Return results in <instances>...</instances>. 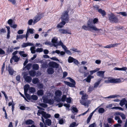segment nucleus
<instances>
[{"mask_svg": "<svg viewBox=\"0 0 127 127\" xmlns=\"http://www.w3.org/2000/svg\"><path fill=\"white\" fill-rule=\"evenodd\" d=\"M92 19H90L87 22V25L90 29V30L92 31V30L97 32V33H101L103 32V30L101 29H99L97 28L94 25V24L92 22Z\"/></svg>", "mask_w": 127, "mask_h": 127, "instance_id": "obj_1", "label": "nucleus"}, {"mask_svg": "<svg viewBox=\"0 0 127 127\" xmlns=\"http://www.w3.org/2000/svg\"><path fill=\"white\" fill-rule=\"evenodd\" d=\"M109 20L110 22L111 23H117L119 21L118 18L113 14L109 15Z\"/></svg>", "mask_w": 127, "mask_h": 127, "instance_id": "obj_2", "label": "nucleus"}, {"mask_svg": "<svg viewBox=\"0 0 127 127\" xmlns=\"http://www.w3.org/2000/svg\"><path fill=\"white\" fill-rule=\"evenodd\" d=\"M68 12V10L64 11L61 15V18L62 20H64L66 22L68 21L69 19Z\"/></svg>", "mask_w": 127, "mask_h": 127, "instance_id": "obj_3", "label": "nucleus"}, {"mask_svg": "<svg viewBox=\"0 0 127 127\" xmlns=\"http://www.w3.org/2000/svg\"><path fill=\"white\" fill-rule=\"evenodd\" d=\"M43 17V15L42 14L36 15L33 19V25L39 21Z\"/></svg>", "mask_w": 127, "mask_h": 127, "instance_id": "obj_4", "label": "nucleus"}, {"mask_svg": "<svg viewBox=\"0 0 127 127\" xmlns=\"http://www.w3.org/2000/svg\"><path fill=\"white\" fill-rule=\"evenodd\" d=\"M28 74L25 73L23 75V78L25 81L28 83H30L31 82L32 78L29 76H28Z\"/></svg>", "mask_w": 127, "mask_h": 127, "instance_id": "obj_5", "label": "nucleus"}, {"mask_svg": "<svg viewBox=\"0 0 127 127\" xmlns=\"http://www.w3.org/2000/svg\"><path fill=\"white\" fill-rule=\"evenodd\" d=\"M68 62L69 63L73 62L76 65H77L79 64V62L77 60L71 56H70L68 57Z\"/></svg>", "mask_w": 127, "mask_h": 127, "instance_id": "obj_6", "label": "nucleus"}, {"mask_svg": "<svg viewBox=\"0 0 127 127\" xmlns=\"http://www.w3.org/2000/svg\"><path fill=\"white\" fill-rule=\"evenodd\" d=\"M109 80L110 83H118L121 82V80L120 79H113L111 77H109L108 78Z\"/></svg>", "mask_w": 127, "mask_h": 127, "instance_id": "obj_7", "label": "nucleus"}, {"mask_svg": "<svg viewBox=\"0 0 127 127\" xmlns=\"http://www.w3.org/2000/svg\"><path fill=\"white\" fill-rule=\"evenodd\" d=\"M49 65L50 67L56 68H58L59 66V64H58L54 62H51L49 63Z\"/></svg>", "mask_w": 127, "mask_h": 127, "instance_id": "obj_8", "label": "nucleus"}, {"mask_svg": "<svg viewBox=\"0 0 127 127\" xmlns=\"http://www.w3.org/2000/svg\"><path fill=\"white\" fill-rule=\"evenodd\" d=\"M20 59V57H18L16 56H12V58L10 60V62L12 64L13 62V60H14L15 62H18Z\"/></svg>", "mask_w": 127, "mask_h": 127, "instance_id": "obj_9", "label": "nucleus"}, {"mask_svg": "<svg viewBox=\"0 0 127 127\" xmlns=\"http://www.w3.org/2000/svg\"><path fill=\"white\" fill-rule=\"evenodd\" d=\"M43 100L44 103H49L51 105L53 104L54 103V100L52 99H48L45 98Z\"/></svg>", "mask_w": 127, "mask_h": 127, "instance_id": "obj_10", "label": "nucleus"}, {"mask_svg": "<svg viewBox=\"0 0 127 127\" xmlns=\"http://www.w3.org/2000/svg\"><path fill=\"white\" fill-rule=\"evenodd\" d=\"M59 31L61 33L63 34L68 33L70 34H71L69 31L67 30H65L63 29H60L59 30Z\"/></svg>", "mask_w": 127, "mask_h": 127, "instance_id": "obj_11", "label": "nucleus"}, {"mask_svg": "<svg viewBox=\"0 0 127 127\" xmlns=\"http://www.w3.org/2000/svg\"><path fill=\"white\" fill-rule=\"evenodd\" d=\"M120 44V43H115L114 44H111L109 45H106L104 47V48H111L113 47L117 46L119 45Z\"/></svg>", "mask_w": 127, "mask_h": 127, "instance_id": "obj_12", "label": "nucleus"}, {"mask_svg": "<svg viewBox=\"0 0 127 127\" xmlns=\"http://www.w3.org/2000/svg\"><path fill=\"white\" fill-rule=\"evenodd\" d=\"M58 40V38L57 37H54L52 39L51 42L53 43L52 44L55 47H56L57 45L55 44L57 43Z\"/></svg>", "mask_w": 127, "mask_h": 127, "instance_id": "obj_13", "label": "nucleus"}, {"mask_svg": "<svg viewBox=\"0 0 127 127\" xmlns=\"http://www.w3.org/2000/svg\"><path fill=\"white\" fill-rule=\"evenodd\" d=\"M34 44L33 43L30 42H27L26 43H24L22 45V48H25L28 46H33Z\"/></svg>", "mask_w": 127, "mask_h": 127, "instance_id": "obj_14", "label": "nucleus"}, {"mask_svg": "<svg viewBox=\"0 0 127 127\" xmlns=\"http://www.w3.org/2000/svg\"><path fill=\"white\" fill-rule=\"evenodd\" d=\"M42 113V117L46 119H48V118H49L51 117V115L50 114H46V113L44 111H43Z\"/></svg>", "mask_w": 127, "mask_h": 127, "instance_id": "obj_15", "label": "nucleus"}, {"mask_svg": "<svg viewBox=\"0 0 127 127\" xmlns=\"http://www.w3.org/2000/svg\"><path fill=\"white\" fill-rule=\"evenodd\" d=\"M105 71H100L97 72V75L98 76L103 78L104 77V74Z\"/></svg>", "mask_w": 127, "mask_h": 127, "instance_id": "obj_16", "label": "nucleus"}, {"mask_svg": "<svg viewBox=\"0 0 127 127\" xmlns=\"http://www.w3.org/2000/svg\"><path fill=\"white\" fill-rule=\"evenodd\" d=\"M24 94H26L28 93V91L30 88V85L29 84L25 85L24 87Z\"/></svg>", "mask_w": 127, "mask_h": 127, "instance_id": "obj_17", "label": "nucleus"}, {"mask_svg": "<svg viewBox=\"0 0 127 127\" xmlns=\"http://www.w3.org/2000/svg\"><path fill=\"white\" fill-rule=\"evenodd\" d=\"M45 125L50 126L51 125L52 122L51 120L49 119H47L45 120Z\"/></svg>", "mask_w": 127, "mask_h": 127, "instance_id": "obj_18", "label": "nucleus"}, {"mask_svg": "<svg viewBox=\"0 0 127 127\" xmlns=\"http://www.w3.org/2000/svg\"><path fill=\"white\" fill-rule=\"evenodd\" d=\"M62 21L57 26V27L58 28H62L63 27V26L65 24V22L64 20H62Z\"/></svg>", "mask_w": 127, "mask_h": 127, "instance_id": "obj_19", "label": "nucleus"}, {"mask_svg": "<svg viewBox=\"0 0 127 127\" xmlns=\"http://www.w3.org/2000/svg\"><path fill=\"white\" fill-rule=\"evenodd\" d=\"M47 72L48 74H52L54 72V69L52 67H49L47 69Z\"/></svg>", "mask_w": 127, "mask_h": 127, "instance_id": "obj_20", "label": "nucleus"}, {"mask_svg": "<svg viewBox=\"0 0 127 127\" xmlns=\"http://www.w3.org/2000/svg\"><path fill=\"white\" fill-rule=\"evenodd\" d=\"M25 123L27 125L33 124L34 122L31 120L29 119L25 122Z\"/></svg>", "mask_w": 127, "mask_h": 127, "instance_id": "obj_21", "label": "nucleus"}, {"mask_svg": "<svg viewBox=\"0 0 127 127\" xmlns=\"http://www.w3.org/2000/svg\"><path fill=\"white\" fill-rule=\"evenodd\" d=\"M102 79H99L98 80V81L97 82H95L94 84V88H97L99 84L100 83Z\"/></svg>", "mask_w": 127, "mask_h": 127, "instance_id": "obj_22", "label": "nucleus"}, {"mask_svg": "<svg viewBox=\"0 0 127 127\" xmlns=\"http://www.w3.org/2000/svg\"><path fill=\"white\" fill-rule=\"evenodd\" d=\"M65 82L66 85H68L70 87H75V84H74L73 83H71L67 81H65Z\"/></svg>", "mask_w": 127, "mask_h": 127, "instance_id": "obj_23", "label": "nucleus"}, {"mask_svg": "<svg viewBox=\"0 0 127 127\" xmlns=\"http://www.w3.org/2000/svg\"><path fill=\"white\" fill-rule=\"evenodd\" d=\"M25 52L24 51H20L19 52V54L21 57H26L28 56L27 54H25Z\"/></svg>", "mask_w": 127, "mask_h": 127, "instance_id": "obj_24", "label": "nucleus"}, {"mask_svg": "<svg viewBox=\"0 0 127 127\" xmlns=\"http://www.w3.org/2000/svg\"><path fill=\"white\" fill-rule=\"evenodd\" d=\"M55 94L56 96L60 97L62 95V92L61 91L58 90L56 91Z\"/></svg>", "mask_w": 127, "mask_h": 127, "instance_id": "obj_25", "label": "nucleus"}, {"mask_svg": "<svg viewBox=\"0 0 127 127\" xmlns=\"http://www.w3.org/2000/svg\"><path fill=\"white\" fill-rule=\"evenodd\" d=\"M127 102L126 99L125 98H124L120 101L119 104L121 106H122L125 104V103Z\"/></svg>", "mask_w": 127, "mask_h": 127, "instance_id": "obj_26", "label": "nucleus"}, {"mask_svg": "<svg viewBox=\"0 0 127 127\" xmlns=\"http://www.w3.org/2000/svg\"><path fill=\"white\" fill-rule=\"evenodd\" d=\"M36 71H35L32 70L29 71V73L31 76L32 77L34 76L36 74Z\"/></svg>", "mask_w": 127, "mask_h": 127, "instance_id": "obj_27", "label": "nucleus"}, {"mask_svg": "<svg viewBox=\"0 0 127 127\" xmlns=\"http://www.w3.org/2000/svg\"><path fill=\"white\" fill-rule=\"evenodd\" d=\"M8 68L9 74L11 75H12L14 71V70L10 67H8Z\"/></svg>", "mask_w": 127, "mask_h": 127, "instance_id": "obj_28", "label": "nucleus"}, {"mask_svg": "<svg viewBox=\"0 0 127 127\" xmlns=\"http://www.w3.org/2000/svg\"><path fill=\"white\" fill-rule=\"evenodd\" d=\"M39 80L37 78H35L33 79L32 82L34 84H36L39 82Z\"/></svg>", "mask_w": 127, "mask_h": 127, "instance_id": "obj_29", "label": "nucleus"}, {"mask_svg": "<svg viewBox=\"0 0 127 127\" xmlns=\"http://www.w3.org/2000/svg\"><path fill=\"white\" fill-rule=\"evenodd\" d=\"M38 98L37 96L35 95H33L31 96L30 100L32 99L34 100H37Z\"/></svg>", "mask_w": 127, "mask_h": 127, "instance_id": "obj_30", "label": "nucleus"}, {"mask_svg": "<svg viewBox=\"0 0 127 127\" xmlns=\"http://www.w3.org/2000/svg\"><path fill=\"white\" fill-rule=\"evenodd\" d=\"M37 94L39 95H42L44 94L43 91L41 89L38 90L37 92Z\"/></svg>", "mask_w": 127, "mask_h": 127, "instance_id": "obj_31", "label": "nucleus"}, {"mask_svg": "<svg viewBox=\"0 0 127 127\" xmlns=\"http://www.w3.org/2000/svg\"><path fill=\"white\" fill-rule=\"evenodd\" d=\"M98 11L100 13H101L103 16H104L106 14V13L105 11L104 10H102L101 9H99L98 10Z\"/></svg>", "mask_w": 127, "mask_h": 127, "instance_id": "obj_32", "label": "nucleus"}, {"mask_svg": "<svg viewBox=\"0 0 127 127\" xmlns=\"http://www.w3.org/2000/svg\"><path fill=\"white\" fill-rule=\"evenodd\" d=\"M39 66L37 64H35L33 65L32 68L35 70H38L39 68Z\"/></svg>", "mask_w": 127, "mask_h": 127, "instance_id": "obj_33", "label": "nucleus"}, {"mask_svg": "<svg viewBox=\"0 0 127 127\" xmlns=\"http://www.w3.org/2000/svg\"><path fill=\"white\" fill-rule=\"evenodd\" d=\"M107 123L111 124L112 123H113L114 122V121L112 118H108L107 120Z\"/></svg>", "mask_w": 127, "mask_h": 127, "instance_id": "obj_34", "label": "nucleus"}, {"mask_svg": "<svg viewBox=\"0 0 127 127\" xmlns=\"http://www.w3.org/2000/svg\"><path fill=\"white\" fill-rule=\"evenodd\" d=\"M25 37V34H22L21 35H17L16 37V39H23V38Z\"/></svg>", "mask_w": 127, "mask_h": 127, "instance_id": "obj_35", "label": "nucleus"}, {"mask_svg": "<svg viewBox=\"0 0 127 127\" xmlns=\"http://www.w3.org/2000/svg\"><path fill=\"white\" fill-rule=\"evenodd\" d=\"M35 48L34 47H32L30 48V50L31 51V53L32 54H34L35 53L36 51L34 50Z\"/></svg>", "mask_w": 127, "mask_h": 127, "instance_id": "obj_36", "label": "nucleus"}, {"mask_svg": "<svg viewBox=\"0 0 127 127\" xmlns=\"http://www.w3.org/2000/svg\"><path fill=\"white\" fill-rule=\"evenodd\" d=\"M29 90L31 93H34L35 92V89L33 87H30Z\"/></svg>", "mask_w": 127, "mask_h": 127, "instance_id": "obj_37", "label": "nucleus"}, {"mask_svg": "<svg viewBox=\"0 0 127 127\" xmlns=\"http://www.w3.org/2000/svg\"><path fill=\"white\" fill-rule=\"evenodd\" d=\"M99 70V68H97L96 69H95L94 70L91 71H90V74L91 75H93L94 73L96 72Z\"/></svg>", "mask_w": 127, "mask_h": 127, "instance_id": "obj_38", "label": "nucleus"}, {"mask_svg": "<svg viewBox=\"0 0 127 127\" xmlns=\"http://www.w3.org/2000/svg\"><path fill=\"white\" fill-rule=\"evenodd\" d=\"M105 111L104 109L102 108H99L98 110V112L99 113H102Z\"/></svg>", "mask_w": 127, "mask_h": 127, "instance_id": "obj_39", "label": "nucleus"}, {"mask_svg": "<svg viewBox=\"0 0 127 127\" xmlns=\"http://www.w3.org/2000/svg\"><path fill=\"white\" fill-rule=\"evenodd\" d=\"M117 97V95H112L107 97H104V98H113Z\"/></svg>", "mask_w": 127, "mask_h": 127, "instance_id": "obj_40", "label": "nucleus"}, {"mask_svg": "<svg viewBox=\"0 0 127 127\" xmlns=\"http://www.w3.org/2000/svg\"><path fill=\"white\" fill-rule=\"evenodd\" d=\"M82 28L85 30H90V29L88 26H87L85 25L83 26H82Z\"/></svg>", "mask_w": 127, "mask_h": 127, "instance_id": "obj_41", "label": "nucleus"}, {"mask_svg": "<svg viewBox=\"0 0 127 127\" xmlns=\"http://www.w3.org/2000/svg\"><path fill=\"white\" fill-rule=\"evenodd\" d=\"M32 64L31 63H29L24 68H26L28 70H29L31 68L32 66Z\"/></svg>", "mask_w": 127, "mask_h": 127, "instance_id": "obj_42", "label": "nucleus"}, {"mask_svg": "<svg viewBox=\"0 0 127 127\" xmlns=\"http://www.w3.org/2000/svg\"><path fill=\"white\" fill-rule=\"evenodd\" d=\"M80 103L82 104L83 105L85 106H87L88 107V105L86 102H84V101L81 100H80Z\"/></svg>", "mask_w": 127, "mask_h": 127, "instance_id": "obj_43", "label": "nucleus"}, {"mask_svg": "<svg viewBox=\"0 0 127 127\" xmlns=\"http://www.w3.org/2000/svg\"><path fill=\"white\" fill-rule=\"evenodd\" d=\"M34 30L32 29H28L27 31L29 32L31 34H32L34 33L33 31Z\"/></svg>", "mask_w": 127, "mask_h": 127, "instance_id": "obj_44", "label": "nucleus"}, {"mask_svg": "<svg viewBox=\"0 0 127 127\" xmlns=\"http://www.w3.org/2000/svg\"><path fill=\"white\" fill-rule=\"evenodd\" d=\"M13 22V21L12 19H10L8 20L7 23L11 26Z\"/></svg>", "mask_w": 127, "mask_h": 127, "instance_id": "obj_45", "label": "nucleus"}, {"mask_svg": "<svg viewBox=\"0 0 127 127\" xmlns=\"http://www.w3.org/2000/svg\"><path fill=\"white\" fill-rule=\"evenodd\" d=\"M33 23V21L32 19L29 20L28 22V24L29 25H32Z\"/></svg>", "mask_w": 127, "mask_h": 127, "instance_id": "obj_46", "label": "nucleus"}, {"mask_svg": "<svg viewBox=\"0 0 127 127\" xmlns=\"http://www.w3.org/2000/svg\"><path fill=\"white\" fill-rule=\"evenodd\" d=\"M39 89H41L43 88V85L42 84L39 83L37 85Z\"/></svg>", "mask_w": 127, "mask_h": 127, "instance_id": "obj_47", "label": "nucleus"}, {"mask_svg": "<svg viewBox=\"0 0 127 127\" xmlns=\"http://www.w3.org/2000/svg\"><path fill=\"white\" fill-rule=\"evenodd\" d=\"M43 51V49L41 48H38L36 49V50L37 52H42Z\"/></svg>", "mask_w": 127, "mask_h": 127, "instance_id": "obj_48", "label": "nucleus"}, {"mask_svg": "<svg viewBox=\"0 0 127 127\" xmlns=\"http://www.w3.org/2000/svg\"><path fill=\"white\" fill-rule=\"evenodd\" d=\"M67 78L69 79L70 81L72 83H73L75 84H76V82L73 79H72L71 78L69 77H67Z\"/></svg>", "mask_w": 127, "mask_h": 127, "instance_id": "obj_49", "label": "nucleus"}, {"mask_svg": "<svg viewBox=\"0 0 127 127\" xmlns=\"http://www.w3.org/2000/svg\"><path fill=\"white\" fill-rule=\"evenodd\" d=\"M39 105L44 108L46 107L47 106V104L44 103H40L39 104Z\"/></svg>", "mask_w": 127, "mask_h": 127, "instance_id": "obj_50", "label": "nucleus"}, {"mask_svg": "<svg viewBox=\"0 0 127 127\" xmlns=\"http://www.w3.org/2000/svg\"><path fill=\"white\" fill-rule=\"evenodd\" d=\"M88 97V95L86 94L83 95L82 97V99H83L84 100L87 98Z\"/></svg>", "mask_w": 127, "mask_h": 127, "instance_id": "obj_51", "label": "nucleus"}, {"mask_svg": "<svg viewBox=\"0 0 127 127\" xmlns=\"http://www.w3.org/2000/svg\"><path fill=\"white\" fill-rule=\"evenodd\" d=\"M86 80V81L88 83H90L91 80V78L89 77V76H88L86 78L84 79V80Z\"/></svg>", "mask_w": 127, "mask_h": 127, "instance_id": "obj_52", "label": "nucleus"}, {"mask_svg": "<svg viewBox=\"0 0 127 127\" xmlns=\"http://www.w3.org/2000/svg\"><path fill=\"white\" fill-rule=\"evenodd\" d=\"M47 65V63L44 62V63L42 64V67L43 68H46Z\"/></svg>", "mask_w": 127, "mask_h": 127, "instance_id": "obj_53", "label": "nucleus"}, {"mask_svg": "<svg viewBox=\"0 0 127 127\" xmlns=\"http://www.w3.org/2000/svg\"><path fill=\"white\" fill-rule=\"evenodd\" d=\"M66 98V96L65 95H63L61 98V100L63 102H64Z\"/></svg>", "mask_w": 127, "mask_h": 127, "instance_id": "obj_54", "label": "nucleus"}, {"mask_svg": "<svg viewBox=\"0 0 127 127\" xmlns=\"http://www.w3.org/2000/svg\"><path fill=\"white\" fill-rule=\"evenodd\" d=\"M119 14H120L121 15L124 16H127V14L126 12H120L119 13Z\"/></svg>", "mask_w": 127, "mask_h": 127, "instance_id": "obj_55", "label": "nucleus"}, {"mask_svg": "<svg viewBox=\"0 0 127 127\" xmlns=\"http://www.w3.org/2000/svg\"><path fill=\"white\" fill-rule=\"evenodd\" d=\"M44 44L45 45H50V46L51 47L52 46V44L51 43V42L50 41L47 42V41L46 42H45Z\"/></svg>", "mask_w": 127, "mask_h": 127, "instance_id": "obj_56", "label": "nucleus"}, {"mask_svg": "<svg viewBox=\"0 0 127 127\" xmlns=\"http://www.w3.org/2000/svg\"><path fill=\"white\" fill-rule=\"evenodd\" d=\"M76 123L75 122H73L70 125L69 127H74L76 126Z\"/></svg>", "mask_w": 127, "mask_h": 127, "instance_id": "obj_57", "label": "nucleus"}, {"mask_svg": "<svg viewBox=\"0 0 127 127\" xmlns=\"http://www.w3.org/2000/svg\"><path fill=\"white\" fill-rule=\"evenodd\" d=\"M24 94L28 99L29 100H30L31 96H30V95L27 94V93Z\"/></svg>", "mask_w": 127, "mask_h": 127, "instance_id": "obj_58", "label": "nucleus"}, {"mask_svg": "<svg viewBox=\"0 0 127 127\" xmlns=\"http://www.w3.org/2000/svg\"><path fill=\"white\" fill-rule=\"evenodd\" d=\"M92 22H93L94 24L96 23L97 22L98 20V19L95 18L93 20L92 19Z\"/></svg>", "mask_w": 127, "mask_h": 127, "instance_id": "obj_59", "label": "nucleus"}, {"mask_svg": "<svg viewBox=\"0 0 127 127\" xmlns=\"http://www.w3.org/2000/svg\"><path fill=\"white\" fill-rule=\"evenodd\" d=\"M43 112V111H41L40 110H38V112L37 113V115L39 116L40 115V114H41L42 115V113Z\"/></svg>", "mask_w": 127, "mask_h": 127, "instance_id": "obj_60", "label": "nucleus"}, {"mask_svg": "<svg viewBox=\"0 0 127 127\" xmlns=\"http://www.w3.org/2000/svg\"><path fill=\"white\" fill-rule=\"evenodd\" d=\"M120 116L122 117V119H126V116L124 114L122 113H121Z\"/></svg>", "mask_w": 127, "mask_h": 127, "instance_id": "obj_61", "label": "nucleus"}, {"mask_svg": "<svg viewBox=\"0 0 127 127\" xmlns=\"http://www.w3.org/2000/svg\"><path fill=\"white\" fill-rule=\"evenodd\" d=\"M50 59L56 61L58 62L60 61L59 60L55 57H52V58H51Z\"/></svg>", "mask_w": 127, "mask_h": 127, "instance_id": "obj_62", "label": "nucleus"}, {"mask_svg": "<svg viewBox=\"0 0 127 127\" xmlns=\"http://www.w3.org/2000/svg\"><path fill=\"white\" fill-rule=\"evenodd\" d=\"M66 53L69 55H71L72 53L69 50H67V49L65 51Z\"/></svg>", "mask_w": 127, "mask_h": 127, "instance_id": "obj_63", "label": "nucleus"}, {"mask_svg": "<svg viewBox=\"0 0 127 127\" xmlns=\"http://www.w3.org/2000/svg\"><path fill=\"white\" fill-rule=\"evenodd\" d=\"M5 54V52L4 51L2 50L0 48V54Z\"/></svg>", "mask_w": 127, "mask_h": 127, "instance_id": "obj_64", "label": "nucleus"}]
</instances>
